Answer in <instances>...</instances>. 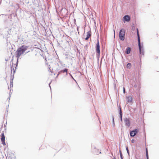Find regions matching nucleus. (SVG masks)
<instances>
[{"label":"nucleus","mask_w":159,"mask_h":159,"mask_svg":"<svg viewBox=\"0 0 159 159\" xmlns=\"http://www.w3.org/2000/svg\"><path fill=\"white\" fill-rule=\"evenodd\" d=\"M29 46L23 45L21 47L18 48L16 52V57L18 58L24 53L28 49Z\"/></svg>","instance_id":"1"},{"label":"nucleus","mask_w":159,"mask_h":159,"mask_svg":"<svg viewBox=\"0 0 159 159\" xmlns=\"http://www.w3.org/2000/svg\"><path fill=\"white\" fill-rule=\"evenodd\" d=\"M125 30L122 29L120 30L119 33V38L121 40L123 41L125 39Z\"/></svg>","instance_id":"2"},{"label":"nucleus","mask_w":159,"mask_h":159,"mask_svg":"<svg viewBox=\"0 0 159 159\" xmlns=\"http://www.w3.org/2000/svg\"><path fill=\"white\" fill-rule=\"evenodd\" d=\"M96 50L97 55L99 56L100 54V46L99 40H98L97 43L96 44Z\"/></svg>","instance_id":"3"},{"label":"nucleus","mask_w":159,"mask_h":159,"mask_svg":"<svg viewBox=\"0 0 159 159\" xmlns=\"http://www.w3.org/2000/svg\"><path fill=\"white\" fill-rule=\"evenodd\" d=\"M137 34L138 38V45H139V47L140 52L141 53V45H140V39L139 32L138 29H137Z\"/></svg>","instance_id":"4"},{"label":"nucleus","mask_w":159,"mask_h":159,"mask_svg":"<svg viewBox=\"0 0 159 159\" xmlns=\"http://www.w3.org/2000/svg\"><path fill=\"white\" fill-rule=\"evenodd\" d=\"M138 129H136L131 131L130 134V136L132 137L134 136L138 133Z\"/></svg>","instance_id":"5"},{"label":"nucleus","mask_w":159,"mask_h":159,"mask_svg":"<svg viewBox=\"0 0 159 159\" xmlns=\"http://www.w3.org/2000/svg\"><path fill=\"white\" fill-rule=\"evenodd\" d=\"M1 141L2 142V144L4 145H5L6 143H5V137L4 134L3 133H2L1 135Z\"/></svg>","instance_id":"6"},{"label":"nucleus","mask_w":159,"mask_h":159,"mask_svg":"<svg viewBox=\"0 0 159 159\" xmlns=\"http://www.w3.org/2000/svg\"><path fill=\"white\" fill-rule=\"evenodd\" d=\"M91 36V31H88L87 33L86 37L85 39L86 40H87Z\"/></svg>","instance_id":"7"},{"label":"nucleus","mask_w":159,"mask_h":159,"mask_svg":"<svg viewBox=\"0 0 159 159\" xmlns=\"http://www.w3.org/2000/svg\"><path fill=\"white\" fill-rule=\"evenodd\" d=\"M123 20L129 22L130 20V17L128 15H125L123 17Z\"/></svg>","instance_id":"8"},{"label":"nucleus","mask_w":159,"mask_h":159,"mask_svg":"<svg viewBox=\"0 0 159 159\" xmlns=\"http://www.w3.org/2000/svg\"><path fill=\"white\" fill-rule=\"evenodd\" d=\"M127 101L128 103L131 102L132 100V98L130 96H129L126 97Z\"/></svg>","instance_id":"9"},{"label":"nucleus","mask_w":159,"mask_h":159,"mask_svg":"<svg viewBox=\"0 0 159 159\" xmlns=\"http://www.w3.org/2000/svg\"><path fill=\"white\" fill-rule=\"evenodd\" d=\"M125 124L126 125L129 126L130 125V123L129 120L127 119H126L124 120Z\"/></svg>","instance_id":"10"},{"label":"nucleus","mask_w":159,"mask_h":159,"mask_svg":"<svg viewBox=\"0 0 159 159\" xmlns=\"http://www.w3.org/2000/svg\"><path fill=\"white\" fill-rule=\"evenodd\" d=\"M65 72H66V74H67V69H65L62 70L59 72H58V73L57 75V76H58L60 74H61L62 72L64 73Z\"/></svg>","instance_id":"11"},{"label":"nucleus","mask_w":159,"mask_h":159,"mask_svg":"<svg viewBox=\"0 0 159 159\" xmlns=\"http://www.w3.org/2000/svg\"><path fill=\"white\" fill-rule=\"evenodd\" d=\"M130 51H131L130 48L129 47H128L127 48L126 50L125 53L127 54H129L130 53Z\"/></svg>","instance_id":"12"},{"label":"nucleus","mask_w":159,"mask_h":159,"mask_svg":"<svg viewBox=\"0 0 159 159\" xmlns=\"http://www.w3.org/2000/svg\"><path fill=\"white\" fill-rule=\"evenodd\" d=\"M127 67L128 68H130L131 66V64L130 63H128L127 65Z\"/></svg>","instance_id":"13"},{"label":"nucleus","mask_w":159,"mask_h":159,"mask_svg":"<svg viewBox=\"0 0 159 159\" xmlns=\"http://www.w3.org/2000/svg\"><path fill=\"white\" fill-rule=\"evenodd\" d=\"M46 147V146L45 145H42L41 146L40 149H44V148H45Z\"/></svg>","instance_id":"14"},{"label":"nucleus","mask_w":159,"mask_h":159,"mask_svg":"<svg viewBox=\"0 0 159 159\" xmlns=\"http://www.w3.org/2000/svg\"><path fill=\"white\" fill-rule=\"evenodd\" d=\"M146 155L147 159H148V151L147 148L146 149Z\"/></svg>","instance_id":"15"},{"label":"nucleus","mask_w":159,"mask_h":159,"mask_svg":"<svg viewBox=\"0 0 159 159\" xmlns=\"http://www.w3.org/2000/svg\"><path fill=\"white\" fill-rule=\"evenodd\" d=\"M126 151H127V152L129 154V151L128 147H126Z\"/></svg>","instance_id":"16"},{"label":"nucleus","mask_w":159,"mask_h":159,"mask_svg":"<svg viewBox=\"0 0 159 159\" xmlns=\"http://www.w3.org/2000/svg\"><path fill=\"white\" fill-rule=\"evenodd\" d=\"M120 117H121V119H122V114H121L122 112H121V110H120Z\"/></svg>","instance_id":"17"},{"label":"nucleus","mask_w":159,"mask_h":159,"mask_svg":"<svg viewBox=\"0 0 159 159\" xmlns=\"http://www.w3.org/2000/svg\"><path fill=\"white\" fill-rule=\"evenodd\" d=\"M139 154H138V155H137V154L136 155H135V157L137 159H138V157H139Z\"/></svg>","instance_id":"18"},{"label":"nucleus","mask_w":159,"mask_h":159,"mask_svg":"<svg viewBox=\"0 0 159 159\" xmlns=\"http://www.w3.org/2000/svg\"><path fill=\"white\" fill-rule=\"evenodd\" d=\"M123 92H124V93H125V89L124 87L123 88Z\"/></svg>","instance_id":"19"},{"label":"nucleus","mask_w":159,"mask_h":159,"mask_svg":"<svg viewBox=\"0 0 159 159\" xmlns=\"http://www.w3.org/2000/svg\"><path fill=\"white\" fill-rule=\"evenodd\" d=\"M120 156L121 157V158L122 159V153L121 152H120Z\"/></svg>","instance_id":"20"},{"label":"nucleus","mask_w":159,"mask_h":159,"mask_svg":"<svg viewBox=\"0 0 159 159\" xmlns=\"http://www.w3.org/2000/svg\"><path fill=\"white\" fill-rule=\"evenodd\" d=\"M77 30H78V27L77 28Z\"/></svg>","instance_id":"21"},{"label":"nucleus","mask_w":159,"mask_h":159,"mask_svg":"<svg viewBox=\"0 0 159 159\" xmlns=\"http://www.w3.org/2000/svg\"><path fill=\"white\" fill-rule=\"evenodd\" d=\"M113 159H116L115 157H114Z\"/></svg>","instance_id":"22"},{"label":"nucleus","mask_w":159,"mask_h":159,"mask_svg":"<svg viewBox=\"0 0 159 159\" xmlns=\"http://www.w3.org/2000/svg\"><path fill=\"white\" fill-rule=\"evenodd\" d=\"M133 141H132V143H133Z\"/></svg>","instance_id":"23"},{"label":"nucleus","mask_w":159,"mask_h":159,"mask_svg":"<svg viewBox=\"0 0 159 159\" xmlns=\"http://www.w3.org/2000/svg\"><path fill=\"white\" fill-rule=\"evenodd\" d=\"M133 141H132V143H133Z\"/></svg>","instance_id":"24"},{"label":"nucleus","mask_w":159,"mask_h":159,"mask_svg":"<svg viewBox=\"0 0 159 159\" xmlns=\"http://www.w3.org/2000/svg\"><path fill=\"white\" fill-rule=\"evenodd\" d=\"M85 1H86V0H85Z\"/></svg>","instance_id":"25"}]
</instances>
